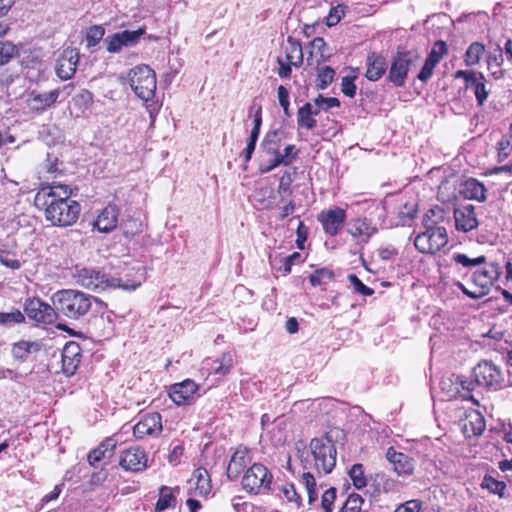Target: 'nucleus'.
Listing matches in <instances>:
<instances>
[{
  "label": "nucleus",
  "mask_w": 512,
  "mask_h": 512,
  "mask_svg": "<svg viewBox=\"0 0 512 512\" xmlns=\"http://www.w3.org/2000/svg\"><path fill=\"white\" fill-rule=\"evenodd\" d=\"M71 195L72 189L68 185H43L34 197V204L44 211L45 219L52 225L69 227L77 222L81 212L80 204Z\"/></svg>",
  "instance_id": "1"
},
{
  "label": "nucleus",
  "mask_w": 512,
  "mask_h": 512,
  "mask_svg": "<svg viewBox=\"0 0 512 512\" xmlns=\"http://www.w3.org/2000/svg\"><path fill=\"white\" fill-rule=\"evenodd\" d=\"M144 274V269L139 268L137 271V276L134 279L123 280L110 277L95 267L76 266L73 273V278L75 279V282L81 287L94 292H101L115 288L135 290L144 280Z\"/></svg>",
  "instance_id": "2"
},
{
  "label": "nucleus",
  "mask_w": 512,
  "mask_h": 512,
  "mask_svg": "<svg viewBox=\"0 0 512 512\" xmlns=\"http://www.w3.org/2000/svg\"><path fill=\"white\" fill-rule=\"evenodd\" d=\"M455 390H449V394L461 393L466 400L478 405V401L472 395L475 387L497 389L501 386L502 372L492 361L479 362L471 372V378H456Z\"/></svg>",
  "instance_id": "3"
},
{
  "label": "nucleus",
  "mask_w": 512,
  "mask_h": 512,
  "mask_svg": "<svg viewBox=\"0 0 512 512\" xmlns=\"http://www.w3.org/2000/svg\"><path fill=\"white\" fill-rule=\"evenodd\" d=\"M310 453L302 458L305 470L314 469L318 475L329 474L336 464V447L328 437L314 438L309 444Z\"/></svg>",
  "instance_id": "4"
},
{
  "label": "nucleus",
  "mask_w": 512,
  "mask_h": 512,
  "mask_svg": "<svg viewBox=\"0 0 512 512\" xmlns=\"http://www.w3.org/2000/svg\"><path fill=\"white\" fill-rule=\"evenodd\" d=\"M93 300V296L75 289L59 290L52 296L57 312L72 320L84 318L91 310Z\"/></svg>",
  "instance_id": "5"
},
{
  "label": "nucleus",
  "mask_w": 512,
  "mask_h": 512,
  "mask_svg": "<svg viewBox=\"0 0 512 512\" xmlns=\"http://www.w3.org/2000/svg\"><path fill=\"white\" fill-rule=\"evenodd\" d=\"M442 212L443 211L439 208L437 210L430 209L425 215L424 224L426 230L418 234L414 241L416 249L421 253L434 254L447 244L448 237L446 229L442 226H436L437 221H432L429 215L432 214L436 216V214H438V218L442 219Z\"/></svg>",
  "instance_id": "6"
},
{
  "label": "nucleus",
  "mask_w": 512,
  "mask_h": 512,
  "mask_svg": "<svg viewBox=\"0 0 512 512\" xmlns=\"http://www.w3.org/2000/svg\"><path fill=\"white\" fill-rule=\"evenodd\" d=\"M128 83L135 95L143 101L155 96L157 82L155 72L147 65H138L128 72Z\"/></svg>",
  "instance_id": "7"
},
{
  "label": "nucleus",
  "mask_w": 512,
  "mask_h": 512,
  "mask_svg": "<svg viewBox=\"0 0 512 512\" xmlns=\"http://www.w3.org/2000/svg\"><path fill=\"white\" fill-rule=\"evenodd\" d=\"M420 54L415 50L399 51L391 59L388 80L396 87L405 85L408 72L416 68Z\"/></svg>",
  "instance_id": "8"
},
{
  "label": "nucleus",
  "mask_w": 512,
  "mask_h": 512,
  "mask_svg": "<svg viewBox=\"0 0 512 512\" xmlns=\"http://www.w3.org/2000/svg\"><path fill=\"white\" fill-rule=\"evenodd\" d=\"M272 482V475L268 469L259 463L253 464L247 469L242 478V487L251 494H259L268 491Z\"/></svg>",
  "instance_id": "9"
},
{
  "label": "nucleus",
  "mask_w": 512,
  "mask_h": 512,
  "mask_svg": "<svg viewBox=\"0 0 512 512\" xmlns=\"http://www.w3.org/2000/svg\"><path fill=\"white\" fill-rule=\"evenodd\" d=\"M146 29L144 26L139 27L137 30H123L114 33L105 38L106 50L109 53H119L123 48H131L136 46L141 37L145 34Z\"/></svg>",
  "instance_id": "10"
},
{
  "label": "nucleus",
  "mask_w": 512,
  "mask_h": 512,
  "mask_svg": "<svg viewBox=\"0 0 512 512\" xmlns=\"http://www.w3.org/2000/svg\"><path fill=\"white\" fill-rule=\"evenodd\" d=\"M24 312L29 319L43 324H52L57 316L55 306L52 307L40 298H28L24 303Z\"/></svg>",
  "instance_id": "11"
},
{
  "label": "nucleus",
  "mask_w": 512,
  "mask_h": 512,
  "mask_svg": "<svg viewBox=\"0 0 512 512\" xmlns=\"http://www.w3.org/2000/svg\"><path fill=\"white\" fill-rule=\"evenodd\" d=\"M73 90V85H65L62 89H54L45 93L31 92L27 98L28 107L37 112H42L47 108L51 107L59 98L61 94L68 97Z\"/></svg>",
  "instance_id": "12"
},
{
  "label": "nucleus",
  "mask_w": 512,
  "mask_h": 512,
  "mask_svg": "<svg viewBox=\"0 0 512 512\" xmlns=\"http://www.w3.org/2000/svg\"><path fill=\"white\" fill-rule=\"evenodd\" d=\"M346 218V211L340 207L322 211L318 215V221L321 223L324 232L330 236H336L339 233Z\"/></svg>",
  "instance_id": "13"
},
{
  "label": "nucleus",
  "mask_w": 512,
  "mask_h": 512,
  "mask_svg": "<svg viewBox=\"0 0 512 512\" xmlns=\"http://www.w3.org/2000/svg\"><path fill=\"white\" fill-rule=\"evenodd\" d=\"M199 386L191 379L175 383L169 387V396L178 406L189 405L195 400Z\"/></svg>",
  "instance_id": "14"
},
{
  "label": "nucleus",
  "mask_w": 512,
  "mask_h": 512,
  "mask_svg": "<svg viewBox=\"0 0 512 512\" xmlns=\"http://www.w3.org/2000/svg\"><path fill=\"white\" fill-rule=\"evenodd\" d=\"M147 455L140 447H130L124 450L120 456V466L131 472H140L147 467Z\"/></svg>",
  "instance_id": "15"
},
{
  "label": "nucleus",
  "mask_w": 512,
  "mask_h": 512,
  "mask_svg": "<svg viewBox=\"0 0 512 512\" xmlns=\"http://www.w3.org/2000/svg\"><path fill=\"white\" fill-rule=\"evenodd\" d=\"M79 52L75 48L65 49L57 60L56 74L62 80L70 79L76 72Z\"/></svg>",
  "instance_id": "16"
},
{
  "label": "nucleus",
  "mask_w": 512,
  "mask_h": 512,
  "mask_svg": "<svg viewBox=\"0 0 512 512\" xmlns=\"http://www.w3.org/2000/svg\"><path fill=\"white\" fill-rule=\"evenodd\" d=\"M132 429L134 436L139 439L158 435L162 431L161 415L159 413L146 414Z\"/></svg>",
  "instance_id": "17"
},
{
  "label": "nucleus",
  "mask_w": 512,
  "mask_h": 512,
  "mask_svg": "<svg viewBox=\"0 0 512 512\" xmlns=\"http://www.w3.org/2000/svg\"><path fill=\"white\" fill-rule=\"evenodd\" d=\"M347 232L357 241V243H368L370 238L377 232V227L372 220L363 217L352 219L349 222Z\"/></svg>",
  "instance_id": "18"
},
{
  "label": "nucleus",
  "mask_w": 512,
  "mask_h": 512,
  "mask_svg": "<svg viewBox=\"0 0 512 512\" xmlns=\"http://www.w3.org/2000/svg\"><path fill=\"white\" fill-rule=\"evenodd\" d=\"M118 216L119 209L117 206L109 204L97 215L92 222V226L100 233H109L117 227Z\"/></svg>",
  "instance_id": "19"
},
{
  "label": "nucleus",
  "mask_w": 512,
  "mask_h": 512,
  "mask_svg": "<svg viewBox=\"0 0 512 512\" xmlns=\"http://www.w3.org/2000/svg\"><path fill=\"white\" fill-rule=\"evenodd\" d=\"M122 443V432L116 433L103 442H101L95 449L91 450L88 454V462L94 466L102 459L112 456L113 450L118 444Z\"/></svg>",
  "instance_id": "20"
},
{
  "label": "nucleus",
  "mask_w": 512,
  "mask_h": 512,
  "mask_svg": "<svg viewBox=\"0 0 512 512\" xmlns=\"http://www.w3.org/2000/svg\"><path fill=\"white\" fill-rule=\"evenodd\" d=\"M62 369L67 376L73 375L81 362V348L78 343L70 341L61 353Z\"/></svg>",
  "instance_id": "21"
},
{
  "label": "nucleus",
  "mask_w": 512,
  "mask_h": 512,
  "mask_svg": "<svg viewBox=\"0 0 512 512\" xmlns=\"http://www.w3.org/2000/svg\"><path fill=\"white\" fill-rule=\"evenodd\" d=\"M250 462L248 449L244 446L237 447L227 465V477L230 480L237 479Z\"/></svg>",
  "instance_id": "22"
},
{
  "label": "nucleus",
  "mask_w": 512,
  "mask_h": 512,
  "mask_svg": "<svg viewBox=\"0 0 512 512\" xmlns=\"http://www.w3.org/2000/svg\"><path fill=\"white\" fill-rule=\"evenodd\" d=\"M454 218L457 230L469 232L478 226L475 208L472 205L456 208Z\"/></svg>",
  "instance_id": "23"
},
{
  "label": "nucleus",
  "mask_w": 512,
  "mask_h": 512,
  "mask_svg": "<svg viewBox=\"0 0 512 512\" xmlns=\"http://www.w3.org/2000/svg\"><path fill=\"white\" fill-rule=\"evenodd\" d=\"M387 459L393 464L395 472L400 476L411 475L414 470L413 459L408 455L397 452L394 448H388L386 452Z\"/></svg>",
  "instance_id": "24"
},
{
  "label": "nucleus",
  "mask_w": 512,
  "mask_h": 512,
  "mask_svg": "<svg viewBox=\"0 0 512 512\" xmlns=\"http://www.w3.org/2000/svg\"><path fill=\"white\" fill-rule=\"evenodd\" d=\"M366 66L365 76L370 81H378L388 68L385 57L375 52L368 54Z\"/></svg>",
  "instance_id": "25"
},
{
  "label": "nucleus",
  "mask_w": 512,
  "mask_h": 512,
  "mask_svg": "<svg viewBox=\"0 0 512 512\" xmlns=\"http://www.w3.org/2000/svg\"><path fill=\"white\" fill-rule=\"evenodd\" d=\"M499 277L498 266L492 264L489 269L477 270L473 273V282L478 287L480 292H483V296L486 295L493 285V283Z\"/></svg>",
  "instance_id": "26"
},
{
  "label": "nucleus",
  "mask_w": 512,
  "mask_h": 512,
  "mask_svg": "<svg viewBox=\"0 0 512 512\" xmlns=\"http://www.w3.org/2000/svg\"><path fill=\"white\" fill-rule=\"evenodd\" d=\"M460 193L470 200L484 202L486 200V188L483 183L475 178H469L461 184Z\"/></svg>",
  "instance_id": "27"
},
{
  "label": "nucleus",
  "mask_w": 512,
  "mask_h": 512,
  "mask_svg": "<svg viewBox=\"0 0 512 512\" xmlns=\"http://www.w3.org/2000/svg\"><path fill=\"white\" fill-rule=\"evenodd\" d=\"M41 348L42 344L38 341L21 340L12 345L11 353L16 360L24 362L30 354L40 351Z\"/></svg>",
  "instance_id": "28"
},
{
  "label": "nucleus",
  "mask_w": 512,
  "mask_h": 512,
  "mask_svg": "<svg viewBox=\"0 0 512 512\" xmlns=\"http://www.w3.org/2000/svg\"><path fill=\"white\" fill-rule=\"evenodd\" d=\"M485 427V419L480 412L471 411L467 414L466 422L464 423V432L467 434V437L481 435Z\"/></svg>",
  "instance_id": "29"
},
{
  "label": "nucleus",
  "mask_w": 512,
  "mask_h": 512,
  "mask_svg": "<svg viewBox=\"0 0 512 512\" xmlns=\"http://www.w3.org/2000/svg\"><path fill=\"white\" fill-rule=\"evenodd\" d=\"M204 366L209 371V374L224 376L233 367V357L231 354H223L219 359L205 361Z\"/></svg>",
  "instance_id": "30"
},
{
  "label": "nucleus",
  "mask_w": 512,
  "mask_h": 512,
  "mask_svg": "<svg viewBox=\"0 0 512 512\" xmlns=\"http://www.w3.org/2000/svg\"><path fill=\"white\" fill-rule=\"evenodd\" d=\"M465 88L473 91L479 106L484 105L490 94V90L486 87V78L481 72H478V77H474L467 85H465Z\"/></svg>",
  "instance_id": "31"
},
{
  "label": "nucleus",
  "mask_w": 512,
  "mask_h": 512,
  "mask_svg": "<svg viewBox=\"0 0 512 512\" xmlns=\"http://www.w3.org/2000/svg\"><path fill=\"white\" fill-rule=\"evenodd\" d=\"M318 114L319 109L313 108L311 103H305L302 107L299 108L297 112L298 126L308 130L314 129L317 125V122L313 116Z\"/></svg>",
  "instance_id": "32"
},
{
  "label": "nucleus",
  "mask_w": 512,
  "mask_h": 512,
  "mask_svg": "<svg viewBox=\"0 0 512 512\" xmlns=\"http://www.w3.org/2000/svg\"><path fill=\"white\" fill-rule=\"evenodd\" d=\"M179 488L172 489L168 486H161L159 489V498L155 504V511L162 512L169 508H174L176 506V496L175 491H178Z\"/></svg>",
  "instance_id": "33"
},
{
  "label": "nucleus",
  "mask_w": 512,
  "mask_h": 512,
  "mask_svg": "<svg viewBox=\"0 0 512 512\" xmlns=\"http://www.w3.org/2000/svg\"><path fill=\"white\" fill-rule=\"evenodd\" d=\"M282 134L283 133L278 130H273L266 133L261 143V146L266 154L276 157V155L280 153Z\"/></svg>",
  "instance_id": "34"
},
{
  "label": "nucleus",
  "mask_w": 512,
  "mask_h": 512,
  "mask_svg": "<svg viewBox=\"0 0 512 512\" xmlns=\"http://www.w3.org/2000/svg\"><path fill=\"white\" fill-rule=\"evenodd\" d=\"M195 490L200 496H207L211 491V481L208 471L204 468H198L194 471Z\"/></svg>",
  "instance_id": "35"
},
{
  "label": "nucleus",
  "mask_w": 512,
  "mask_h": 512,
  "mask_svg": "<svg viewBox=\"0 0 512 512\" xmlns=\"http://www.w3.org/2000/svg\"><path fill=\"white\" fill-rule=\"evenodd\" d=\"M286 60L298 68L303 64V52L301 44L291 37L288 38V46L285 48Z\"/></svg>",
  "instance_id": "36"
},
{
  "label": "nucleus",
  "mask_w": 512,
  "mask_h": 512,
  "mask_svg": "<svg viewBox=\"0 0 512 512\" xmlns=\"http://www.w3.org/2000/svg\"><path fill=\"white\" fill-rule=\"evenodd\" d=\"M485 52V46L480 42L471 43L465 53L464 62L467 66H475L480 63V60Z\"/></svg>",
  "instance_id": "37"
},
{
  "label": "nucleus",
  "mask_w": 512,
  "mask_h": 512,
  "mask_svg": "<svg viewBox=\"0 0 512 512\" xmlns=\"http://www.w3.org/2000/svg\"><path fill=\"white\" fill-rule=\"evenodd\" d=\"M301 482L304 484L306 488L308 495V503L313 504L318 499V489L315 476L312 474L310 470H307L302 474Z\"/></svg>",
  "instance_id": "38"
},
{
  "label": "nucleus",
  "mask_w": 512,
  "mask_h": 512,
  "mask_svg": "<svg viewBox=\"0 0 512 512\" xmlns=\"http://www.w3.org/2000/svg\"><path fill=\"white\" fill-rule=\"evenodd\" d=\"M254 198L262 209H271L274 206V191L270 187H260L256 189Z\"/></svg>",
  "instance_id": "39"
},
{
  "label": "nucleus",
  "mask_w": 512,
  "mask_h": 512,
  "mask_svg": "<svg viewBox=\"0 0 512 512\" xmlns=\"http://www.w3.org/2000/svg\"><path fill=\"white\" fill-rule=\"evenodd\" d=\"M295 173V169L287 170L280 177L277 192L282 196V201L284 200V196L292 194L291 184L294 181Z\"/></svg>",
  "instance_id": "40"
},
{
  "label": "nucleus",
  "mask_w": 512,
  "mask_h": 512,
  "mask_svg": "<svg viewBox=\"0 0 512 512\" xmlns=\"http://www.w3.org/2000/svg\"><path fill=\"white\" fill-rule=\"evenodd\" d=\"M23 322H25V316L18 309L13 310L12 312H0V326L11 327Z\"/></svg>",
  "instance_id": "41"
},
{
  "label": "nucleus",
  "mask_w": 512,
  "mask_h": 512,
  "mask_svg": "<svg viewBox=\"0 0 512 512\" xmlns=\"http://www.w3.org/2000/svg\"><path fill=\"white\" fill-rule=\"evenodd\" d=\"M0 263L12 270H18L22 266V261L18 258L16 252L0 249Z\"/></svg>",
  "instance_id": "42"
},
{
  "label": "nucleus",
  "mask_w": 512,
  "mask_h": 512,
  "mask_svg": "<svg viewBox=\"0 0 512 512\" xmlns=\"http://www.w3.org/2000/svg\"><path fill=\"white\" fill-rule=\"evenodd\" d=\"M453 261L463 267H472L484 264L486 262V257L484 255H480L475 258H470L466 254L454 253Z\"/></svg>",
  "instance_id": "43"
},
{
  "label": "nucleus",
  "mask_w": 512,
  "mask_h": 512,
  "mask_svg": "<svg viewBox=\"0 0 512 512\" xmlns=\"http://www.w3.org/2000/svg\"><path fill=\"white\" fill-rule=\"evenodd\" d=\"M335 76V71L330 66H325L318 71L317 74V87L319 89H326L332 82Z\"/></svg>",
  "instance_id": "44"
},
{
  "label": "nucleus",
  "mask_w": 512,
  "mask_h": 512,
  "mask_svg": "<svg viewBox=\"0 0 512 512\" xmlns=\"http://www.w3.org/2000/svg\"><path fill=\"white\" fill-rule=\"evenodd\" d=\"M364 503L363 498L355 493L348 496L339 512H360Z\"/></svg>",
  "instance_id": "45"
},
{
  "label": "nucleus",
  "mask_w": 512,
  "mask_h": 512,
  "mask_svg": "<svg viewBox=\"0 0 512 512\" xmlns=\"http://www.w3.org/2000/svg\"><path fill=\"white\" fill-rule=\"evenodd\" d=\"M503 53V48L500 46H497L495 49L488 52L486 58L488 70H492L493 68H500L502 66L504 62Z\"/></svg>",
  "instance_id": "46"
},
{
  "label": "nucleus",
  "mask_w": 512,
  "mask_h": 512,
  "mask_svg": "<svg viewBox=\"0 0 512 512\" xmlns=\"http://www.w3.org/2000/svg\"><path fill=\"white\" fill-rule=\"evenodd\" d=\"M105 29L100 25L91 26L86 33V42L88 47L97 45L104 37Z\"/></svg>",
  "instance_id": "47"
},
{
  "label": "nucleus",
  "mask_w": 512,
  "mask_h": 512,
  "mask_svg": "<svg viewBox=\"0 0 512 512\" xmlns=\"http://www.w3.org/2000/svg\"><path fill=\"white\" fill-rule=\"evenodd\" d=\"M447 53H448V48H447L446 43L442 40H439L434 43V45L426 59L429 61L432 60L433 62L438 64Z\"/></svg>",
  "instance_id": "48"
},
{
  "label": "nucleus",
  "mask_w": 512,
  "mask_h": 512,
  "mask_svg": "<svg viewBox=\"0 0 512 512\" xmlns=\"http://www.w3.org/2000/svg\"><path fill=\"white\" fill-rule=\"evenodd\" d=\"M349 476L353 482V485L357 489H361L366 486V478L364 476V470L361 464H354L349 471Z\"/></svg>",
  "instance_id": "49"
},
{
  "label": "nucleus",
  "mask_w": 512,
  "mask_h": 512,
  "mask_svg": "<svg viewBox=\"0 0 512 512\" xmlns=\"http://www.w3.org/2000/svg\"><path fill=\"white\" fill-rule=\"evenodd\" d=\"M299 150L293 144L285 146L283 152H280L276 157L279 159L278 163L287 166L291 164L298 157Z\"/></svg>",
  "instance_id": "50"
},
{
  "label": "nucleus",
  "mask_w": 512,
  "mask_h": 512,
  "mask_svg": "<svg viewBox=\"0 0 512 512\" xmlns=\"http://www.w3.org/2000/svg\"><path fill=\"white\" fill-rule=\"evenodd\" d=\"M482 487L488 489L494 494L503 497V492L506 488V484L503 481H498L491 476H485L482 481Z\"/></svg>",
  "instance_id": "51"
},
{
  "label": "nucleus",
  "mask_w": 512,
  "mask_h": 512,
  "mask_svg": "<svg viewBox=\"0 0 512 512\" xmlns=\"http://www.w3.org/2000/svg\"><path fill=\"white\" fill-rule=\"evenodd\" d=\"M333 278V272L329 269H319L310 275V283L316 287Z\"/></svg>",
  "instance_id": "52"
},
{
  "label": "nucleus",
  "mask_w": 512,
  "mask_h": 512,
  "mask_svg": "<svg viewBox=\"0 0 512 512\" xmlns=\"http://www.w3.org/2000/svg\"><path fill=\"white\" fill-rule=\"evenodd\" d=\"M314 106L316 109H319L320 112L321 110L339 107L340 101L335 97H323L322 95H319L314 100Z\"/></svg>",
  "instance_id": "53"
},
{
  "label": "nucleus",
  "mask_w": 512,
  "mask_h": 512,
  "mask_svg": "<svg viewBox=\"0 0 512 512\" xmlns=\"http://www.w3.org/2000/svg\"><path fill=\"white\" fill-rule=\"evenodd\" d=\"M346 6L339 4L337 6H334L330 9V12L327 16L326 24L331 27L340 22V20L345 15Z\"/></svg>",
  "instance_id": "54"
},
{
  "label": "nucleus",
  "mask_w": 512,
  "mask_h": 512,
  "mask_svg": "<svg viewBox=\"0 0 512 512\" xmlns=\"http://www.w3.org/2000/svg\"><path fill=\"white\" fill-rule=\"evenodd\" d=\"M17 48L10 42H0V66L8 63L16 54Z\"/></svg>",
  "instance_id": "55"
},
{
  "label": "nucleus",
  "mask_w": 512,
  "mask_h": 512,
  "mask_svg": "<svg viewBox=\"0 0 512 512\" xmlns=\"http://www.w3.org/2000/svg\"><path fill=\"white\" fill-rule=\"evenodd\" d=\"M347 278L357 293L363 296L373 295L374 290L363 284L362 281L355 274H349Z\"/></svg>",
  "instance_id": "56"
},
{
  "label": "nucleus",
  "mask_w": 512,
  "mask_h": 512,
  "mask_svg": "<svg viewBox=\"0 0 512 512\" xmlns=\"http://www.w3.org/2000/svg\"><path fill=\"white\" fill-rule=\"evenodd\" d=\"M336 499V489L331 487L327 489L321 498V507L324 512H333V503Z\"/></svg>",
  "instance_id": "57"
},
{
  "label": "nucleus",
  "mask_w": 512,
  "mask_h": 512,
  "mask_svg": "<svg viewBox=\"0 0 512 512\" xmlns=\"http://www.w3.org/2000/svg\"><path fill=\"white\" fill-rule=\"evenodd\" d=\"M311 47V54H313L314 52L319 53L321 61H325L330 56L328 46L323 38H315L311 43Z\"/></svg>",
  "instance_id": "58"
},
{
  "label": "nucleus",
  "mask_w": 512,
  "mask_h": 512,
  "mask_svg": "<svg viewBox=\"0 0 512 512\" xmlns=\"http://www.w3.org/2000/svg\"><path fill=\"white\" fill-rule=\"evenodd\" d=\"M456 378H462V377L458 376V375H451L450 377L443 378L441 380V388H442L443 391L446 392V394H447V396L449 398H457V397H459V398L465 400L464 397L461 395V393H457V394L452 395V396L449 394L450 393L449 390H455V388H456V382H457Z\"/></svg>",
  "instance_id": "59"
},
{
  "label": "nucleus",
  "mask_w": 512,
  "mask_h": 512,
  "mask_svg": "<svg viewBox=\"0 0 512 512\" xmlns=\"http://www.w3.org/2000/svg\"><path fill=\"white\" fill-rule=\"evenodd\" d=\"M422 502L417 499H412L400 504L394 512H420Z\"/></svg>",
  "instance_id": "60"
},
{
  "label": "nucleus",
  "mask_w": 512,
  "mask_h": 512,
  "mask_svg": "<svg viewBox=\"0 0 512 512\" xmlns=\"http://www.w3.org/2000/svg\"><path fill=\"white\" fill-rule=\"evenodd\" d=\"M355 77L345 76L342 78L341 90L344 95L353 98L356 94Z\"/></svg>",
  "instance_id": "61"
},
{
  "label": "nucleus",
  "mask_w": 512,
  "mask_h": 512,
  "mask_svg": "<svg viewBox=\"0 0 512 512\" xmlns=\"http://www.w3.org/2000/svg\"><path fill=\"white\" fill-rule=\"evenodd\" d=\"M436 65L437 64L432 60L429 61L426 59L419 74L417 75V78L422 82H427L431 78Z\"/></svg>",
  "instance_id": "62"
},
{
  "label": "nucleus",
  "mask_w": 512,
  "mask_h": 512,
  "mask_svg": "<svg viewBox=\"0 0 512 512\" xmlns=\"http://www.w3.org/2000/svg\"><path fill=\"white\" fill-rule=\"evenodd\" d=\"M281 491L283 492L285 498L290 502H295L299 507L301 504V497L297 493L294 484H286L282 487Z\"/></svg>",
  "instance_id": "63"
},
{
  "label": "nucleus",
  "mask_w": 512,
  "mask_h": 512,
  "mask_svg": "<svg viewBox=\"0 0 512 512\" xmlns=\"http://www.w3.org/2000/svg\"><path fill=\"white\" fill-rule=\"evenodd\" d=\"M277 63L279 65V68H278V75L280 78H289L290 75H291V66H293L292 64H290L289 62L284 61L281 57H278L277 58Z\"/></svg>",
  "instance_id": "64"
}]
</instances>
